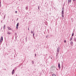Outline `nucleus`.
I'll use <instances>...</instances> for the list:
<instances>
[{"mask_svg":"<svg viewBox=\"0 0 76 76\" xmlns=\"http://www.w3.org/2000/svg\"><path fill=\"white\" fill-rule=\"evenodd\" d=\"M59 51H60V47H59L57 48L56 53H57V54H59Z\"/></svg>","mask_w":76,"mask_h":76,"instance_id":"nucleus-1","label":"nucleus"},{"mask_svg":"<svg viewBox=\"0 0 76 76\" xmlns=\"http://www.w3.org/2000/svg\"><path fill=\"white\" fill-rule=\"evenodd\" d=\"M64 15V8L63 7L61 12V15Z\"/></svg>","mask_w":76,"mask_h":76,"instance_id":"nucleus-2","label":"nucleus"},{"mask_svg":"<svg viewBox=\"0 0 76 76\" xmlns=\"http://www.w3.org/2000/svg\"><path fill=\"white\" fill-rule=\"evenodd\" d=\"M19 26V23H18L16 25V29H18V26Z\"/></svg>","mask_w":76,"mask_h":76,"instance_id":"nucleus-3","label":"nucleus"},{"mask_svg":"<svg viewBox=\"0 0 76 76\" xmlns=\"http://www.w3.org/2000/svg\"><path fill=\"white\" fill-rule=\"evenodd\" d=\"M58 67L59 69H60V68H61V67H60V64L59 63L58 64Z\"/></svg>","mask_w":76,"mask_h":76,"instance_id":"nucleus-4","label":"nucleus"},{"mask_svg":"<svg viewBox=\"0 0 76 76\" xmlns=\"http://www.w3.org/2000/svg\"><path fill=\"white\" fill-rule=\"evenodd\" d=\"M7 28H8V29H9V30H12L11 28H10V27H9V26L7 27Z\"/></svg>","mask_w":76,"mask_h":76,"instance_id":"nucleus-5","label":"nucleus"},{"mask_svg":"<svg viewBox=\"0 0 76 76\" xmlns=\"http://www.w3.org/2000/svg\"><path fill=\"white\" fill-rule=\"evenodd\" d=\"M15 73V72H14V69H13L12 72V74L13 75Z\"/></svg>","mask_w":76,"mask_h":76,"instance_id":"nucleus-6","label":"nucleus"},{"mask_svg":"<svg viewBox=\"0 0 76 76\" xmlns=\"http://www.w3.org/2000/svg\"><path fill=\"white\" fill-rule=\"evenodd\" d=\"M61 16H62V19H64V15H62Z\"/></svg>","mask_w":76,"mask_h":76,"instance_id":"nucleus-7","label":"nucleus"},{"mask_svg":"<svg viewBox=\"0 0 76 76\" xmlns=\"http://www.w3.org/2000/svg\"><path fill=\"white\" fill-rule=\"evenodd\" d=\"M73 37H71L70 38V41H72V39H73Z\"/></svg>","mask_w":76,"mask_h":76,"instance_id":"nucleus-8","label":"nucleus"},{"mask_svg":"<svg viewBox=\"0 0 76 76\" xmlns=\"http://www.w3.org/2000/svg\"><path fill=\"white\" fill-rule=\"evenodd\" d=\"M73 42L71 41L70 44L72 46H73Z\"/></svg>","mask_w":76,"mask_h":76,"instance_id":"nucleus-9","label":"nucleus"},{"mask_svg":"<svg viewBox=\"0 0 76 76\" xmlns=\"http://www.w3.org/2000/svg\"><path fill=\"white\" fill-rule=\"evenodd\" d=\"M3 36H1V39L0 40L2 41H3Z\"/></svg>","mask_w":76,"mask_h":76,"instance_id":"nucleus-10","label":"nucleus"},{"mask_svg":"<svg viewBox=\"0 0 76 76\" xmlns=\"http://www.w3.org/2000/svg\"><path fill=\"white\" fill-rule=\"evenodd\" d=\"M71 20H72V22H73L74 20H73V18H71Z\"/></svg>","mask_w":76,"mask_h":76,"instance_id":"nucleus-11","label":"nucleus"},{"mask_svg":"<svg viewBox=\"0 0 76 76\" xmlns=\"http://www.w3.org/2000/svg\"><path fill=\"white\" fill-rule=\"evenodd\" d=\"M7 34H8V35H10L11 33H10V32H8L7 33Z\"/></svg>","mask_w":76,"mask_h":76,"instance_id":"nucleus-12","label":"nucleus"},{"mask_svg":"<svg viewBox=\"0 0 76 76\" xmlns=\"http://www.w3.org/2000/svg\"><path fill=\"white\" fill-rule=\"evenodd\" d=\"M71 1H72V0H68V2H71Z\"/></svg>","mask_w":76,"mask_h":76,"instance_id":"nucleus-13","label":"nucleus"},{"mask_svg":"<svg viewBox=\"0 0 76 76\" xmlns=\"http://www.w3.org/2000/svg\"><path fill=\"white\" fill-rule=\"evenodd\" d=\"M72 37H73L74 36V33L73 32L72 34Z\"/></svg>","mask_w":76,"mask_h":76,"instance_id":"nucleus-14","label":"nucleus"},{"mask_svg":"<svg viewBox=\"0 0 76 76\" xmlns=\"http://www.w3.org/2000/svg\"><path fill=\"white\" fill-rule=\"evenodd\" d=\"M28 9V7H26V10H27Z\"/></svg>","mask_w":76,"mask_h":76,"instance_id":"nucleus-15","label":"nucleus"},{"mask_svg":"<svg viewBox=\"0 0 76 76\" xmlns=\"http://www.w3.org/2000/svg\"><path fill=\"white\" fill-rule=\"evenodd\" d=\"M52 76H56V75L54 74H52Z\"/></svg>","mask_w":76,"mask_h":76,"instance_id":"nucleus-16","label":"nucleus"},{"mask_svg":"<svg viewBox=\"0 0 76 76\" xmlns=\"http://www.w3.org/2000/svg\"><path fill=\"white\" fill-rule=\"evenodd\" d=\"M5 25H4V29H5Z\"/></svg>","mask_w":76,"mask_h":76,"instance_id":"nucleus-17","label":"nucleus"},{"mask_svg":"<svg viewBox=\"0 0 76 76\" xmlns=\"http://www.w3.org/2000/svg\"><path fill=\"white\" fill-rule=\"evenodd\" d=\"M58 54H59V53H56V57H58Z\"/></svg>","mask_w":76,"mask_h":76,"instance_id":"nucleus-18","label":"nucleus"},{"mask_svg":"<svg viewBox=\"0 0 76 76\" xmlns=\"http://www.w3.org/2000/svg\"><path fill=\"white\" fill-rule=\"evenodd\" d=\"M1 2H0V7H1Z\"/></svg>","mask_w":76,"mask_h":76,"instance_id":"nucleus-19","label":"nucleus"},{"mask_svg":"<svg viewBox=\"0 0 76 76\" xmlns=\"http://www.w3.org/2000/svg\"><path fill=\"white\" fill-rule=\"evenodd\" d=\"M74 41L76 42V38H75V39H74Z\"/></svg>","mask_w":76,"mask_h":76,"instance_id":"nucleus-20","label":"nucleus"},{"mask_svg":"<svg viewBox=\"0 0 76 76\" xmlns=\"http://www.w3.org/2000/svg\"><path fill=\"white\" fill-rule=\"evenodd\" d=\"M34 35H35V34L33 33V37L34 38Z\"/></svg>","mask_w":76,"mask_h":76,"instance_id":"nucleus-21","label":"nucleus"},{"mask_svg":"<svg viewBox=\"0 0 76 76\" xmlns=\"http://www.w3.org/2000/svg\"><path fill=\"white\" fill-rule=\"evenodd\" d=\"M64 42L65 43H66V40H65L64 41Z\"/></svg>","mask_w":76,"mask_h":76,"instance_id":"nucleus-22","label":"nucleus"},{"mask_svg":"<svg viewBox=\"0 0 76 76\" xmlns=\"http://www.w3.org/2000/svg\"><path fill=\"white\" fill-rule=\"evenodd\" d=\"M48 35L46 36V38H48Z\"/></svg>","mask_w":76,"mask_h":76,"instance_id":"nucleus-23","label":"nucleus"},{"mask_svg":"<svg viewBox=\"0 0 76 76\" xmlns=\"http://www.w3.org/2000/svg\"><path fill=\"white\" fill-rule=\"evenodd\" d=\"M5 17H6V14H5L4 15V18H5Z\"/></svg>","mask_w":76,"mask_h":76,"instance_id":"nucleus-24","label":"nucleus"},{"mask_svg":"<svg viewBox=\"0 0 76 76\" xmlns=\"http://www.w3.org/2000/svg\"><path fill=\"white\" fill-rule=\"evenodd\" d=\"M32 64H34V61H32Z\"/></svg>","mask_w":76,"mask_h":76,"instance_id":"nucleus-25","label":"nucleus"},{"mask_svg":"<svg viewBox=\"0 0 76 76\" xmlns=\"http://www.w3.org/2000/svg\"><path fill=\"white\" fill-rule=\"evenodd\" d=\"M42 72H43V73H44V70H43L42 71Z\"/></svg>","mask_w":76,"mask_h":76,"instance_id":"nucleus-26","label":"nucleus"},{"mask_svg":"<svg viewBox=\"0 0 76 76\" xmlns=\"http://www.w3.org/2000/svg\"><path fill=\"white\" fill-rule=\"evenodd\" d=\"M1 41H1V40H0V43H1Z\"/></svg>","mask_w":76,"mask_h":76,"instance_id":"nucleus-27","label":"nucleus"},{"mask_svg":"<svg viewBox=\"0 0 76 76\" xmlns=\"http://www.w3.org/2000/svg\"><path fill=\"white\" fill-rule=\"evenodd\" d=\"M15 12L16 13H17V11H16Z\"/></svg>","mask_w":76,"mask_h":76,"instance_id":"nucleus-28","label":"nucleus"},{"mask_svg":"<svg viewBox=\"0 0 76 76\" xmlns=\"http://www.w3.org/2000/svg\"><path fill=\"white\" fill-rule=\"evenodd\" d=\"M31 33H33V31H31Z\"/></svg>","mask_w":76,"mask_h":76,"instance_id":"nucleus-29","label":"nucleus"},{"mask_svg":"<svg viewBox=\"0 0 76 76\" xmlns=\"http://www.w3.org/2000/svg\"><path fill=\"white\" fill-rule=\"evenodd\" d=\"M73 0V1L74 2V1H75V0Z\"/></svg>","mask_w":76,"mask_h":76,"instance_id":"nucleus-30","label":"nucleus"},{"mask_svg":"<svg viewBox=\"0 0 76 76\" xmlns=\"http://www.w3.org/2000/svg\"><path fill=\"white\" fill-rule=\"evenodd\" d=\"M28 30H29V28H28Z\"/></svg>","mask_w":76,"mask_h":76,"instance_id":"nucleus-31","label":"nucleus"},{"mask_svg":"<svg viewBox=\"0 0 76 76\" xmlns=\"http://www.w3.org/2000/svg\"><path fill=\"white\" fill-rule=\"evenodd\" d=\"M39 7H38V9H39Z\"/></svg>","mask_w":76,"mask_h":76,"instance_id":"nucleus-32","label":"nucleus"},{"mask_svg":"<svg viewBox=\"0 0 76 76\" xmlns=\"http://www.w3.org/2000/svg\"><path fill=\"white\" fill-rule=\"evenodd\" d=\"M26 40H27V39H26Z\"/></svg>","mask_w":76,"mask_h":76,"instance_id":"nucleus-33","label":"nucleus"},{"mask_svg":"<svg viewBox=\"0 0 76 76\" xmlns=\"http://www.w3.org/2000/svg\"><path fill=\"white\" fill-rule=\"evenodd\" d=\"M67 2V1H66V2Z\"/></svg>","mask_w":76,"mask_h":76,"instance_id":"nucleus-34","label":"nucleus"},{"mask_svg":"<svg viewBox=\"0 0 76 76\" xmlns=\"http://www.w3.org/2000/svg\"><path fill=\"white\" fill-rule=\"evenodd\" d=\"M35 56H36V54H35Z\"/></svg>","mask_w":76,"mask_h":76,"instance_id":"nucleus-35","label":"nucleus"},{"mask_svg":"<svg viewBox=\"0 0 76 76\" xmlns=\"http://www.w3.org/2000/svg\"><path fill=\"white\" fill-rule=\"evenodd\" d=\"M54 8L55 9V8L54 7Z\"/></svg>","mask_w":76,"mask_h":76,"instance_id":"nucleus-36","label":"nucleus"}]
</instances>
